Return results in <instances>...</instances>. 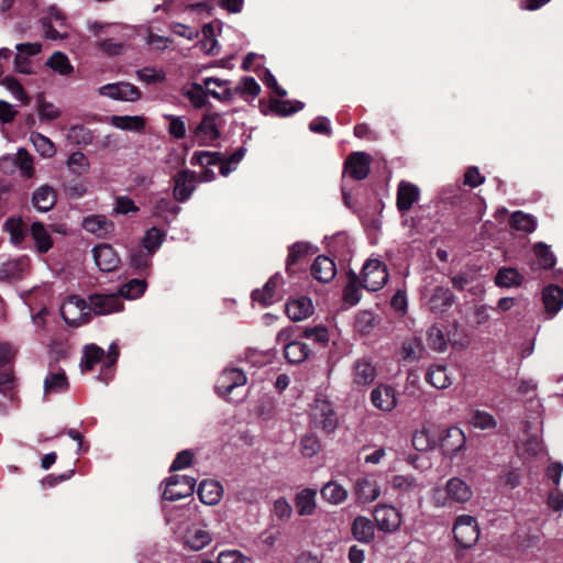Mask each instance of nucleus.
Returning a JSON list of instances; mask_svg holds the SVG:
<instances>
[{"mask_svg": "<svg viewBox=\"0 0 563 563\" xmlns=\"http://www.w3.org/2000/svg\"><path fill=\"white\" fill-rule=\"evenodd\" d=\"M92 256L96 265L102 272H112L117 269L121 263L115 250L106 243H101L92 249Z\"/></svg>", "mask_w": 563, "mask_h": 563, "instance_id": "19", "label": "nucleus"}, {"mask_svg": "<svg viewBox=\"0 0 563 563\" xmlns=\"http://www.w3.org/2000/svg\"><path fill=\"white\" fill-rule=\"evenodd\" d=\"M82 228L97 238H108L114 232V223L103 214H90L84 218Z\"/></svg>", "mask_w": 563, "mask_h": 563, "instance_id": "21", "label": "nucleus"}, {"mask_svg": "<svg viewBox=\"0 0 563 563\" xmlns=\"http://www.w3.org/2000/svg\"><path fill=\"white\" fill-rule=\"evenodd\" d=\"M67 166L73 174L81 176L88 173L90 164L86 155L78 151L69 155Z\"/></svg>", "mask_w": 563, "mask_h": 563, "instance_id": "52", "label": "nucleus"}, {"mask_svg": "<svg viewBox=\"0 0 563 563\" xmlns=\"http://www.w3.org/2000/svg\"><path fill=\"white\" fill-rule=\"evenodd\" d=\"M356 500L361 504H369L380 496V485L376 475L366 474L356 478L353 487Z\"/></svg>", "mask_w": 563, "mask_h": 563, "instance_id": "10", "label": "nucleus"}, {"mask_svg": "<svg viewBox=\"0 0 563 563\" xmlns=\"http://www.w3.org/2000/svg\"><path fill=\"white\" fill-rule=\"evenodd\" d=\"M457 500V478H450L445 485L433 489L432 501L437 507H450Z\"/></svg>", "mask_w": 563, "mask_h": 563, "instance_id": "25", "label": "nucleus"}, {"mask_svg": "<svg viewBox=\"0 0 563 563\" xmlns=\"http://www.w3.org/2000/svg\"><path fill=\"white\" fill-rule=\"evenodd\" d=\"M212 541L211 534L202 528H191L186 532L185 545L192 551H199Z\"/></svg>", "mask_w": 563, "mask_h": 563, "instance_id": "41", "label": "nucleus"}, {"mask_svg": "<svg viewBox=\"0 0 563 563\" xmlns=\"http://www.w3.org/2000/svg\"><path fill=\"white\" fill-rule=\"evenodd\" d=\"M376 376V367L368 358L362 357L354 362L352 368L353 385L360 387L371 385L375 380Z\"/></svg>", "mask_w": 563, "mask_h": 563, "instance_id": "22", "label": "nucleus"}, {"mask_svg": "<svg viewBox=\"0 0 563 563\" xmlns=\"http://www.w3.org/2000/svg\"><path fill=\"white\" fill-rule=\"evenodd\" d=\"M533 252L538 258L539 265L543 269H551L556 264V258L551 252L550 246L539 242L533 246Z\"/></svg>", "mask_w": 563, "mask_h": 563, "instance_id": "50", "label": "nucleus"}, {"mask_svg": "<svg viewBox=\"0 0 563 563\" xmlns=\"http://www.w3.org/2000/svg\"><path fill=\"white\" fill-rule=\"evenodd\" d=\"M136 76L141 81L147 85L162 82L166 78L164 70L154 67H143L136 71Z\"/></svg>", "mask_w": 563, "mask_h": 563, "instance_id": "58", "label": "nucleus"}, {"mask_svg": "<svg viewBox=\"0 0 563 563\" xmlns=\"http://www.w3.org/2000/svg\"><path fill=\"white\" fill-rule=\"evenodd\" d=\"M145 289V280L131 279L120 288L118 295L120 296V298L124 297L126 299H136L144 294Z\"/></svg>", "mask_w": 563, "mask_h": 563, "instance_id": "55", "label": "nucleus"}, {"mask_svg": "<svg viewBox=\"0 0 563 563\" xmlns=\"http://www.w3.org/2000/svg\"><path fill=\"white\" fill-rule=\"evenodd\" d=\"M246 383L245 374L238 368L224 369L216 384L217 393L223 397L229 398L230 394L236 387H242Z\"/></svg>", "mask_w": 563, "mask_h": 563, "instance_id": "18", "label": "nucleus"}, {"mask_svg": "<svg viewBox=\"0 0 563 563\" xmlns=\"http://www.w3.org/2000/svg\"><path fill=\"white\" fill-rule=\"evenodd\" d=\"M360 282V278L354 273L350 274L349 282L343 289V300L349 306H355L361 300Z\"/></svg>", "mask_w": 563, "mask_h": 563, "instance_id": "48", "label": "nucleus"}, {"mask_svg": "<svg viewBox=\"0 0 563 563\" xmlns=\"http://www.w3.org/2000/svg\"><path fill=\"white\" fill-rule=\"evenodd\" d=\"M391 487L402 496L418 495L424 488L413 475H395L391 479Z\"/></svg>", "mask_w": 563, "mask_h": 563, "instance_id": "29", "label": "nucleus"}, {"mask_svg": "<svg viewBox=\"0 0 563 563\" xmlns=\"http://www.w3.org/2000/svg\"><path fill=\"white\" fill-rule=\"evenodd\" d=\"M285 310L289 319L292 321H301L313 313V305L310 298L300 297L289 300L286 303Z\"/></svg>", "mask_w": 563, "mask_h": 563, "instance_id": "30", "label": "nucleus"}, {"mask_svg": "<svg viewBox=\"0 0 563 563\" xmlns=\"http://www.w3.org/2000/svg\"><path fill=\"white\" fill-rule=\"evenodd\" d=\"M69 389V382L64 368L49 365L43 382V397L49 399L52 395L65 394Z\"/></svg>", "mask_w": 563, "mask_h": 563, "instance_id": "9", "label": "nucleus"}, {"mask_svg": "<svg viewBox=\"0 0 563 563\" xmlns=\"http://www.w3.org/2000/svg\"><path fill=\"white\" fill-rule=\"evenodd\" d=\"M37 113L42 121H53L59 118L60 110L52 102L45 100L44 95L37 96Z\"/></svg>", "mask_w": 563, "mask_h": 563, "instance_id": "53", "label": "nucleus"}, {"mask_svg": "<svg viewBox=\"0 0 563 563\" xmlns=\"http://www.w3.org/2000/svg\"><path fill=\"white\" fill-rule=\"evenodd\" d=\"M203 82L211 97L221 102H230L236 95L255 98L261 92V87L253 77H243L234 88H231L229 80L218 77H206Z\"/></svg>", "mask_w": 563, "mask_h": 563, "instance_id": "1", "label": "nucleus"}, {"mask_svg": "<svg viewBox=\"0 0 563 563\" xmlns=\"http://www.w3.org/2000/svg\"><path fill=\"white\" fill-rule=\"evenodd\" d=\"M67 139L77 145H88L92 142L93 134L85 125H74L68 130Z\"/></svg>", "mask_w": 563, "mask_h": 563, "instance_id": "54", "label": "nucleus"}, {"mask_svg": "<svg viewBox=\"0 0 563 563\" xmlns=\"http://www.w3.org/2000/svg\"><path fill=\"white\" fill-rule=\"evenodd\" d=\"M152 254L143 247L133 249L130 253V264L135 269H145L150 267Z\"/></svg>", "mask_w": 563, "mask_h": 563, "instance_id": "57", "label": "nucleus"}, {"mask_svg": "<svg viewBox=\"0 0 563 563\" xmlns=\"http://www.w3.org/2000/svg\"><path fill=\"white\" fill-rule=\"evenodd\" d=\"M102 363L106 367L104 350L96 344H87L84 347L80 367L82 371H92L95 366Z\"/></svg>", "mask_w": 563, "mask_h": 563, "instance_id": "36", "label": "nucleus"}, {"mask_svg": "<svg viewBox=\"0 0 563 563\" xmlns=\"http://www.w3.org/2000/svg\"><path fill=\"white\" fill-rule=\"evenodd\" d=\"M196 479L190 476L174 475L166 481L163 497L166 500L176 501L194 494Z\"/></svg>", "mask_w": 563, "mask_h": 563, "instance_id": "8", "label": "nucleus"}, {"mask_svg": "<svg viewBox=\"0 0 563 563\" xmlns=\"http://www.w3.org/2000/svg\"><path fill=\"white\" fill-rule=\"evenodd\" d=\"M283 277L279 274L272 276L264 285L263 289H255L252 292L254 301L261 302L264 306H269L279 300L276 288L282 284Z\"/></svg>", "mask_w": 563, "mask_h": 563, "instance_id": "27", "label": "nucleus"}, {"mask_svg": "<svg viewBox=\"0 0 563 563\" xmlns=\"http://www.w3.org/2000/svg\"><path fill=\"white\" fill-rule=\"evenodd\" d=\"M220 162H221V154L219 152H208V151L195 152L190 159L191 165H201V166L216 165V164H219Z\"/></svg>", "mask_w": 563, "mask_h": 563, "instance_id": "62", "label": "nucleus"}, {"mask_svg": "<svg viewBox=\"0 0 563 563\" xmlns=\"http://www.w3.org/2000/svg\"><path fill=\"white\" fill-rule=\"evenodd\" d=\"M16 387V378L12 368L0 372V394L11 397Z\"/></svg>", "mask_w": 563, "mask_h": 563, "instance_id": "60", "label": "nucleus"}, {"mask_svg": "<svg viewBox=\"0 0 563 563\" xmlns=\"http://www.w3.org/2000/svg\"><path fill=\"white\" fill-rule=\"evenodd\" d=\"M420 190L418 186L412 183L401 180L397 188L396 205L399 211L406 212L419 200Z\"/></svg>", "mask_w": 563, "mask_h": 563, "instance_id": "24", "label": "nucleus"}, {"mask_svg": "<svg viewBox=\"0 0 563 563\" xmlns=\"http://www.w3.org/2000/svg\"><path fill=\"white\" fill-rule=\"evenodd\" d=\"M316 249L308 242H297L289 247V254L286 260L287 271L290 269L291 265L296 264L302 257L312 254Z\"/></svg>", "mask_w": 563, "mask_h": 563, "instance_id": "46", "label": "nucleus"}, {"mask_svg": "<svg viewBox=\"0 0 563 563\" xmlns=\"http://www.w3.org/2000/svg\"><path fill=\"white\" fill-rule=\"evenodd\" d=\"M63 320L70 327H78L89 321V308L85 299L70 296L60 307Z\"/></svg>", "mask_w": 563, "mask_h": 563, "instance_id": "5", "label": "nucleus"}, {"mask_svg": "<svg viewBox=\"0 0 563 563\" xmlns=\"http://www.w3.org/2000/svg\"><path fill=\"white\" fill-rule=\"evenodd\" d=\"M89 306L96 314H109L123 309V301L118 294H95L89 296Z\"/></svg>", "mask_w": 563, "mask_h": 563, "instance_id": "16", "label": "nucleus"}, {"mask_svg": "<svg viewBox=\"0 0 563 563\" xmlns=\"http://www.w3.org/2000/svg\"><path fill=\"white\" fill-rule=\"evenodd\" d=\"M32 202L38 211H49L56 203V195L54 189L47 185L40 187L34 191Z\"/></svg>", "mask_w": 563, "mask_h": 563, "instance_id": "39", "label": "nucleus"}, {"mask_svg": "<svg viewBox=\"0 0 563 563\" xmlns=\"http://www.w3.org/2000/svg\"><path fill=\"white\" fill-rule=\"evenodd\" d=\"M183 96L186 97L196 109L203 108L208 103V96L211 97L203 81L202 84L191 82L185 86L183 88Z\"/></svg>", "mask_w": 563, "mask_h": 563, "instance_id": "34", "label": "nucleus"}, {"mask_svg": "<svg viewBox=\"0 0 563 563\" xmlns=\"http://www.w3.org/2000/svg\"><path fill=\"white\" fill-rule=\"evenodd\" d=\"M352 536L362 543H371L375 538L373 521L364 516H357L351 527Z\"/></svg>", "mask_w": 563, "mask_h": 563, "instance_id": "32", "label": "nucleus"}, {"mask_svg": "<svg viewBox=\"0 0 563 563\" xmlns=\"http://www.w3.org/2000/svg\"><path fill=\"white\" fill-rule=\"evenodd\" d=\"M542 301L548 314L555 316L563 306V288L558 285H548L542 290Z\"/></svg>", "mask_w": 563, "mask_h": 563, "instance_id": "28", "label": "nucleus"}, {"mask_svg": "<svg viewBox=\"0 0 563 563\" xmlns=\"http://www.w3.org/2000/svg\"><path fill=\"white\" fill-rule=\"evenodd\" d=\"M427 382L438 389L446 388L451 380L445 366L437 365L427 372Z\"/></svg>", "mask_w": 563, "mask_h": 563, "instance_id": "47", "label": "nucleus"}, {"mask_svg": "<svg viewBox=\"0 0 563 563\" xmlns=\"http://www.w3.org/2000/svg\"><path fill=\"white\" fill-rule=\"evenodd\" d=\"M223 488L219 482L203 481L198 488L200 500L209 506L217 505L222 497Z\"/></svg>", "mask_w": 563, "mask_h": 563, "instance_id": "35", "label": "nucleus"}, {"mask_svg": "<svg viewBox=\"0 0 563 563\" xmlns=\"http://www.w3.org/2000/svg\"><path fill=\"white\" fill-rule=\"evenodd\" d=\"M323 500L331 505H340L347 499V490L338 482L330 481L325 483L320 489Z\"/></svg>", "mask_w": 563, "mask_h": 563, "instance_id": "37", "label": "nucleus"}, {"mask_svg": "<svg viewBox=\"0 0 563 563\" xmlns=\"http://www.w3.org/2000/svg\"><path fill=\"white\" fill-rule=\"evenodd\" d=\"M424 346L420 338L406 339L401 345V356L405 361H417L423 356Z\"/></svg>", "mask_w": 563, "mask_h": 563, "instance_id": "44", "label": "nucleus"}, {"mask_svg": "<svg viewBox=\"0 0 563 563\" xmlns=\"http://www.w3.org/2000/svg\"><path fill=\"white\" fill-rule=\"evenodd\" d=\"M29 271V260L20 257L10 260L0 266V280L13 282L21 279Z\"/></svg>", "mask_w": 563, "mask_h": 563, "instance_id": "26", "label": "nucleus"}, {"mask_svg": "<svg viewBox=\"0 0 563 563\" xmlns=\"http://www.w3.org/2000/svg\"><path fill=\"white\" fill-rule=\"evenodd\" d=\"M321 449L319 439L313 434H306L300 440V452L305 457H312Z\"/></svg>", "mask_w": 563, "mask_h": 563, "instance_id": "61", "label": "nucleus"}, {"mask_svg": "<svg viewBox=\"0 0 563 563\" xmlns=\"http://www.w3.org/2000/svg\"><path fill=\"white\" fill-rule=\"evenodd\" d=\"M311 274L317 280L329 283L336 274L335 264L328 256L320 255L311 265Z\"/></svg>", "mask_w": 563, "mask_h": 563, "instance_id": "31", "label": "nucleus"}, {"mask_svg": "<svg viewBox=\"0 0 563 563\" xmlns=\"http://www.w3.org/2000/svg\"><path fill=\"white\" fill-rule=\"evenodd\" d=\"M454 302V294L453 291L443 286L434 287L429 295L424 296V305L428 309L435 313H443L446 311Z\"/></svg>", "mask_w": 563, "mask_h": 563, "instance_id": "17", "label": "nucleus"}, {"mask_svg": "<svg viewBox=\"0 0 563 563\" xmlns=\"http://www.w3.org/2000/svg\"><path fill=\"white\" fill-rule=\"evenodd\" d=\"M164 232L155 227L146 231L142 239V247L152 255L161 247L164 241Z\"/></svg>", "mask_w": 563, "mask_h": 563, "instance_id": "49", "label": "nucleus"}, {"mask_svg": "<svg viewBox=\"0 0 563 563\" xmlns=\"http://www.w3.org/2000/svg\"><path fill=\"white\" fill-rule=\"evenodd\" d=\"M220 115L218 113H209L203 115L201 122L195 130V140L200 146L211 145L220 137V130L218 121Z\"/></svg>", "mask_w": 563, "mask_h": 563, "instance_id": "13", "label": "nucleus"}, {"mask_svg": "<svg viewBox=\"0 0 563 563\" xmlns=\"http://www.w3.org/2000/svg\"><path fill=\"white\" fill-rule=\"evenodd\" d=\"M371 402L376 409L390 412L398 405L397 390L391 385L379 384L371 391Z\"/></svg>", "mask_w": 563, "mask_h": 563, "instance_id": "14", "label": "nucleus"}, {"mask_svg": "<svg viewBox=\"0 0 563 563\" xmlns=\"http://www.w3.org/2000/svg\"><path fill=\"white\" fill-rule=\"evenodd\" d=\"M317 490L312 488H303L296 494L295 507L299 516H311L316 511Z\"/></svg>", "mask_w": 563, "mask_h": 563, "instance_id": "33", "label": "nucleus"}, {"mask_svg": "<svg viewBox=\"0 0 563 563\" xmlns=\"http://www.w3.org/2000/svg\"><path fill=\"white\" fill-rule=\"evenodd\" d=\"M291 328L280 330L277 334V341L284 344L285 358L291 364H297L307 358L309 349L300 341L295 340L288 342L291 338Z\"/></svg>", "mask_w": 563, "mask_h": 563, "instance_id": "11", "label": "nucleus"}, {"mask_svg": "<svg viewBox=\"0 0 563 563\" xmlns=\"http://www.w3.org/2000/svg\"><path fill=\"white\" fill-rule=\"evenodd\" d=\"M4 229L10 234V241L14 245H19L23 242L25 236V229L21 219H8L4 222Z\"/></svg>", "mask_w": 563, "mask_h": 563, "instance_id": "56", "label": "nucleus"}, {"mask_svg": "<svg viewBox=\"0 0 563 563\" xmlns=\"http://www.w3.org/2000/svg\"><path fill=\"white\" fill-rule=\"evenodd\" d=\"M428 342L430 347L438 352H443L448 345L444 332L437 327L429 329Z\"/></svg>", "mask_w": 563, "mask_h": 563, "instance_id": "63", "label": "nucleus"}, {"mask_svg": "<svg viewBox=\"0 0 563 563\" xmlns=\"http://www.w3.org/2000/svg\"><path fill=\"white\" fill-rule=\"evenodd\" d=\"M311 423L314 428L332 433L338 428V418L333 405L324 398H316L310 409Z\"/></svg>", "mask_w": 563, "mask_h": 563, "instance_id": "3", "label": "nucleus"}, {"mask_svg": "<svg viewBox=\"0 0 563 563\" xmlns=\"http://www.w3.org/2000/svg\"><path fill=\"white\" fill-rule=\"evenodd\" d=\"M42 27L46 38L64 40L69 35V25L65 15L55 7H51L47 15L41 20Z\"/></svg>", "mask_w": 563, "mask_h": 563, "instance_id": "6", "label": "nucleus"}, {"mask_svg": "<svg viewBox=\"0 0 563 563\" xmlns=\"http://www.w3.org/2000/svg\"><path fill=\"white\" fill-rule=\"evenodd\" d=\"M360 280L362 287L366 290L377 291L382 289L388 280L386 265L376 258L367 260L363 265Z\"/></svg>", "mask_w": 563, "mask_h": 563, "instance_id": "4", "label": "nucleus"}, {"mask_svg": "<svg viewBox=\"0 0 563 563\" xmlns=\"http://www.w3.org/2000/svg\"><path fill=\"white\" fill-rule=\"evenodd\" d=\"M510 227L516 231L532 233L537 228V221L533 216L523 211H515L509 219Z\"/></svg>", "mask_w": 563, "mask_h": 563, "instance_id": "43", "label": "nucleus"}, {"mask_svg": "<svg viewBox=\"0 0 563 563\" xmlns=\"http://www.w3.org/2000/svg\"><path fill=\"white\" fill-rule=\"evenodd\" d=\"M374 518L378 530L386 533L397 531L402 522L400 511L396 507L389 505H377L374 510Z\"/></svg>", "mask_w": 563, "mask_h": 563, "instance_id": "12", "label": "nucleus"}, {"mask_svg": "<svg viewBox=\"0 0 563 563\" xmlns=\"http://www.w3.org/2000/svg\"><path fill=\"white\" fill-rule=\"evenodd\" d=\"M479 539V528L476 519L470 515H460V549H470Z\"/></svg>", "mask_w": 563, "mask_h": 563, "instance_id": "20", "label": "nucleus"}, {"mask_svg": "<svg viewBox=\"0 0 563 563\" xmlns=\"http://www.w3.org/2000/svg\"><path fill=\"white\" fill-rule=\"evenodd\" d=\"M495 284L499 287L520 286L523 282V276L514 267H501L495 275Z\"/></svg>", "mask_w": 563, "mask_h": 563, "instance_id": "42", "label": "nucleus"}, {"mask_svg": "<svg viewBox=\"0 0 563 563\" xmlns=\"http://www.w3.org/2000/svg\"><path fill=\"white\" fill-rule=\"evenodd\" d=\"M112 126L131 132H141L145 128V118L142 115H112L110 118Z\"/></svg>", "mask_w": 563, "mask_h": 563, "instance_id": "40", "label": "nucleus"}, {"mask_svg": "<svg viewBox=\"0 0 563 563\" xmlns=\"http://www.w3.org/2000/svg\"><path fill=\"white\" fill-rule=\"evenodd\" d=\"M198 184L197 174L189 169L178 172L174 176V198L178 202L187 201L196 189Z\"/></svg>", "mask_w": 563, "mask_h": 563, "instance_id": "15", "label": "nucleus"}, {"mask_svg": "<svg viewBox=\"0 0 563 563\" xmlns=\"http://www.w3.org/2000/svg\"><path fill=\"white\" fill-rule=\"evenodd\" d=\"M0 85L4 86L15 99L29 103L30 98L25 90L23 89L22 85L13 77H4L0 80Z\"/></svg>", "mask_w": 563, "mask_h": 563, "instance_id": "59", "label": "nucleus"}, {"mask_svg": "<svg viewBox=\"0 0 563 563\" xmlns=\"http://www.w3.org/2000/svg\"><path fill=\"white\" fill-rule=\"evenodd\" d=\"M120 26L93 22L89 24V30L98 37L96 46L109 56H117L123 52L124 38L119 34Z\"/></svg>", "mask_w": 563, "mask_h": 563, "instance_id": "2", "label": "nucleus"}, {"mask_svg": "<svg viewBox=\"0 0 563 563\" xmlns=\"http://www.w3.org/2000/svg\"><path fill=\"white\" fill-rule=\"evenodd\" d=\"M98 92L100 96L126 102H135L142 97L141 90L135 85L126 81L103 85L99 87Z\"/></svg>", "mask_w": 563, "mask_h": 563, "instance_id": "7", "label": "nucleus"}, {"mask_svg": "<svg viewBox=\"0 0 563 563\" xmlns=\"http://www.w3.org/2000/svg\"><path fill=\"white\" fill-rule=\"evenodd\" d=\"M245 150L243 147L238 148L230 157L225 161L220 162V174L227 177L231 172H233L239 163L244 157Z\"/></svg>", "mask_w": 563, "mask_h": 563, "instance_id": "64", "label": "nucleus"}, {"mask_svg": "<svg viewBox=\"0 0 563 563\" xmlns=\"http://www.w3.org/2000/svg\"><path fill=\"white\" fill-rule=\"evenodd\" d=\"M31 141L37 151V153L43 157H53L56 153V147L54 143L41 133H32Z\"/></svg>", "mask_w": 563, "mask_h": 563, "instance_id": "51", "label": "nucleus"}, {"mask_svg": "<svg viewBox=\"0 0 563 563\" xmlns=\"http://www.w3.org/2000/svg\"><path fill=\"white\" fill-rule=\"evenodd\" d=\"M31 235L35 243V249L38 253L45 254L53 246V240L44 224L35 221L31 225Z\"/></svg>", "mask_w": 563, "mask_h": 563, "instance_id": "38", "label": "nucleus"}, {"mask_svg": "<svg viewBox=\"0 0 563 563\" xmlns=\"http://www.w3.org/2000/svg\"><path fill=\"white\" fill-rule=\"evenodd\" d=\"M46 65L54 70L55 73L67 76L73 73L74 67L70 64L69 58L66 54L62 52H55L52 54V56L47 59Z\"/></svg>", "mask_w": 563, "mask_h": 563, "instance_id": "45", "label": "nucleus"}, {"mask_svg": "<svg viewBox=\"0 0 563 563\" xmlns=\"http://www.w3.org/2000/svg\"><path fill=\"white\" fill-rule=\"evenodd\" d=\"M371 157L363 152L352 153L345 161V173L356 180H362L369 173Z\"/></svg>", "mask_w": 563, "mask_h": 563, "instance_id": "23", "label": "nucleus"}]
</instances>
